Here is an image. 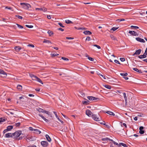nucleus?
I'll list each match as a JSON object with an SVG mask.
<instances>
[{"label":"nucleus","instance_id":"nucleus-32","mask_svg":"<svg viewBox=\"0 0 147 147\" xmlns=\"http://www.w3.org/2000/svg\"><path fill=\"white\" fill-rule=\"evenodd\" d=\"M93 96H89L87 97V98L88 99H89L90 100L92 101L93 100Z\"/></svg>","mask_w":147,"mask_h":147},{"label":"nucleus","instance_id":"nucleus-38","mask_svg":"<svg viewBox=\"0 0 147 147\" xmlns=\"http://www.w3.org/2000/svg\"><path fill=\"white\" fill-rule=\"evenodd\" d=\"M20 123L19 122L15 123L14 125L16 127H19L20 126Z\"/></svg>","mask_w":147,"mask_h":147},{"label":"nucleus","instance_id":"nucleus-7","mask_svg":"<svg viewBox=\"0 0 147 147\" xmlns=\"http://www.w3.org/2000/svg\"><path fill=\"white\" fill-rule=\"evenodd\" d=\"M141 51L142 50L141 49H139L136 50L135 52L133 54V55L134 56L135 55H140L141 53Z\"/></svg>","mask_w":147,"mask_h":147},{"label":"nucleus","instance_id":"nucleus-40","mask_svg":"<svg viewBox=\"0 0 147 147\" xmlns=\"http://www.w3.org/2000/svg\"><path fill=\"white\" fill-rule=\"evenodd\" d=\"M110 37L113 40H115L116 39V38L112 35H111Z\"/></svg>","mask_w":147,"mask_h":147},{"label":"nucleus","instance_id":"nucleus-56","mask_svg":"<svg viewBox=\"0 0 147 147\" xmlns=\"http://www.w3.org/2000/svg\"><path fill=\"white\" fill-rule=\"evenodd\" d=\"M99 75L100 76H101L103 79H106V78L105 76L102 75V74H100Z\"/></svg>","mask_w":147,"mask_h":147},{"label":"nucleus","instance_id":"nucleus-49","mask_svg":"<svg viewBox=\"0 0 147 147\" xmlns=\"http://www.w3.org/2000/svg\"><path fill=\"white\" fill-rule=\"evenodd\" d=\"M91 40L89 36H87L86 39V40H88L89 41Z\"/></svg>","mask_w":147,"mask_h":147},{"label":"nucleus","instance_id":"nucleus-28","mask_svg":"<svg viewBox=\"0 0 147 147\" xmlns=\"http://www.w3.org/2000/svg\"><path fill=\"white\" fill-rule=\"evenodd\" d=\"M34 131H36V133L38 134H39L41 133V131L38 129H34Z\"/></svg>","mask_w":147,"mask_h":147},{"label":"nucleus","instance_id":"nucleus-53","mask_svg":"<svg viewBox=\"0 0 147 147\" xmlns=\"http://www.w3.org/2000/svg\"><path fill=\"white\" fill-rule=\"evenodd\" d=\"M120 60L121 61L123 62L125 61V59L124 58H120Z\"/></svg>","mask_w":147,"mask_h":147},{"label":"nucleus","instance_id":"nucleus-46","mask_svg":"<svg viewBox=\"0 0 147 147\" xmlns=\"http://www.w3.org/2000/svg\"><path fill=\"white\" fill-rule=\"evenodd\" d=\"M93 46L96 47L98 49H100V47L99 46V45H93Z\"/></svg>","mask_w":147,"mask_h":147},{"label":"nucleus","instance_id":"nucleus-9","mask_svg":"<svg viewBox=\"0 0 147 147\" xmlns=\"http://www.w3.org/2000/svg\"><path fill=\"white\" fill-rule=\"evenodd\" d=\"M36 10H40V11H43L44 12L46 11H47V8L45 7H43V8H36Z\"/></svg>","mask_w":147,"mask_h":147},{"label":"nucleus","instance_id":"nucleus-12","mask_svg":"<svg viewBox=\"0 0 147 147\" xmlns=\"http://www.w3.org/2000/svg\"><path fill=\"white\" fill-rule=\"evenodd\" d=\"M0 74L3 75V77H6L7 75L6 73L3 70L0 69Z\"/></svg>","mask_w":147,"mask_h":147},{"label":"nucleus","instance_id":"nucleus-13","mask_svg":"<svg viewBox=\"0 0 147 147\" xmlns=\"http://www.w3.org/2000/svg\"><path fill=\"white\" fill-rule=\"evenodd\" d=\"M40 117L45 121L46 122H49V121L48 119H46V118H45L42 115L40 114H39L38 115Z\"/></svg>","mask_w":147,"mask_h":147},{"label":"nucleus","instance_id":"nucleus-34","mask_svg":"<svg viewBox=\"0 0 147 147\" xmlns=\"http://www.w3.org/2000/svg\"><path fill=\"white\" fill-rule=\"evenodd\" d=\"M119 28H117L115 27H113L111 29V30H113V31H115L117 30Z\"/></svg>","mask_w":147,"mask_h":147},{"label":"nucleus","instance_id":"nucleus-5","mask_svg":"<svg viewBox=\"0 0 147 147\" xmlns=\"http://www.w3.org/2000/svg\"><path fill=\"white\" fill-rule=\"evenodd\" d=\"M40 143L42 146L43 147H47L49 145V143L46 141H42Z\"/></svg>","mask_w":147,"mask_h":147},{"label":"nucleus","instance_id":"nucleus-57","mask_svg":"<svg viewBox=\"0 0 147 147\" xmlns=\"http://www.w3.org/2000/svg\"><path fill=\"white\" fill-rule=\"evenodd\" d=\"M99 99L98 98H96L93 97V100H96Z\"/></svg>","mask_w":147,"mask_h":147},{"label":"nucleus","instance_id":"nucleus-61","mask_svg":"<svg viewBox=\"0 0 147 147\" xmlns=\"http://www.w3.org/2000/svg\"><path fill=\"white\" fill-rule=\"evenodd\" d=\"M47 18L49 19H50L51 18V15H47Z\"/></svg>","mask_w":147,"mask_h":147},{"label":"nucleus","instance_id":"nucleus-58","mask_svg":"<svg viewBox=\"0 0 147 147\" xmlns=\"http://www.w3.org/2000/svg\"><path fill=\"white\" fill-rule=\"evenodd\" d=\"M53 113L55 114L56 117H57L58 116L57 114V113L55 111H53Z\"/></svg>","mask_w":147,"mask_h":147},{"label":"nucleus","instance_id":"nucleus-16","mask_svg":"<svg viewBox=\"0 0 147 147\" xmlns=\"http://www.w3.org/2000/svg\"><path fill=\"white\" fill-rule=\"evenodd\" d=\"M83 33L86 35H90L92 34V33L90 31L88 30L84 31Z\"/></svg>","mask_w":147,"mask_h":147},{"label":"nucleus","instance_id":"nucleus-4","mask_svg":"<svg viewBox=\"0 0 147 147\" xmlns=\"http://www.w3.org/2000/svg\"><path fill=\"white\" fill-rule=\"evenodd\" d=\"M37 110L40 112H42L43 113H44L47 114L48 115H50V112L48 111H47L45 110L41 109L39 108L37 109Z\"/></svg>","mask_w":147,"mask_h":147},{"label":"nucleus","instance_id":"nucleus-3","mask_svg":"<svg viewBox=\"0 0 147 147\" xmlns=\"http://www.w3.org/2000/svg\"><path fill=\"white\" fill-rule=\"evenodd\" d=\"M92 118L95 121H100L101 119V118L100 116L98 117L96 115H92Z\"/></svg>","mask_w":147,"mask_h":147},{"label":"nucleus","instance_id":"nucleus-33","mask_svg":"<svg viewBox=\"0 0 147 147\" xmlns=\"http://www.w3.org/2000/svg\"><path fill=\"white\" fill-rule=\"evenodd\" d=\"M106 88L109 89H110L111 88V86L108 85H105L104 86Z\"/></svg>","mask_w":147,"mask_h":147},{"label":"nucleus","instance_id":"nucleus-39","mask_svg":"<svg viewBox=\"0 0 147 147\" xmlns=\"http://www.w3.org/2000/svg\"><path fill=\"white\" fill-rule=\"evenodd\" d=\"M5 121V119H3L2 117L0 118V123Z\"/></svg>","mask_w":147,"mask_h":147},{"label":"nucleus","instance_id":"nucleus-21","mask_svg":"<svg viewBox=\"0 0 147 147\" xmlns=\"http://www.w3.org/2000/svg\"><path fill=\"white\" fill-rule=\"evenodd\" d=\"M106 113H107V114L111 115H113L114 116L115 115L114 113L111 111H107L105 112Z\"/></svg>","mask_w":147,"mask_h":147},{"label":"nucleus","instance_id":"nucleus-6","mask_svg":"<svg viewBox=\"0 0 147 147\" xmlns=\"http://www.w3.org/2000/svg\"><path fill=\"white\" fill-rule=\"evenodd\" d=\"M129 33L131 35L133 36H138V34L134 31H129Z\"/></svg>","mask_w":147,"mask_h":147},{"label":"nucleus","instance_id":"nucleus-14","mask_svg":"<svg viewBox=\"0 0 147 147\" xmlns=\"http://www.w3.org/2000/svg\"><path fill=\"white\" fill-rule=\"evenodd\" d=\"M45 137L47 140L48 142H50L51 141V139L48 135L46 134L45 135Z\"/></svg>","mask_w":147,"mask_h":147},{"label":"nucleus","instance_id":"nucleus-22","mask_svg":"<svg viewBox=\"0 0 147 147\" xmlns=\"http://www.w3.org/2000/svg\"><path fill=\"white\" fill-rule=\"evenodd\" d=\"M15 49L16 51L18 52L21 49V48L19 46H17L15 47Z\"/></svg>","mask_w":147,"mask_h":147},{"label":"nucleus","instance_id":"nucleus-35","mask_svg":"<svg viewBox=\"0 0 147 147\" xmlns=\"http://www.w3.org/2000/svg\"><path fill=\"white\" fill-rule=\"evenodd\" d=\"M51 57H55L56 56H57L58 55H59V54H56L55 53H54V54H51Z\"/></svg>","mask_w":147,"mask_h":147},{"label":"nucleus","instance_id":"nucleus-36","mask_svg":"<svg viewBox=\"0 0 147 147\" xmlns=\"http://www.w3.org/2000/svg\"><path fill=\"white\" fill-rule=\"evenodd\" d=\"M16 24L19 28L22 29L23 28V27L22 26L18 24Z\"/></svg>","mask_w":147,"mask_h":147},{"label":"nucleus","instance_id":"nucleus-45","mask_svg":"<svg viewBox=\"0 0 147 147\" xmlns=\"http://www.w3.org/2000/svg\"><path fill=\"white\" fill-rule=\"evenodd\" d=\"M26 26L29 28H32L33 27V26L32 25H26Z\"/></svg>","mask_w":147,"mask_h":147},{"label":"nucleus","instance_id":"nucleus-54","mask_svg":"<svg viewBox=\"0 0 147 147\" xmlns=\"http://www.w3.org/2000/svg\"><path fill=\"white\" fill-rule=\"evenodd\" d=\"M114 62L117 63H118V64H120V63H119V62L117 60H114Z\"/></svg>","mask_w":147,"mask_h":147},{"label":"nucleus","instance_id":"nucleus-15","mask_svg":"<svg viewBox=\"0 0 147 147\" xmlns=\"http://www.w3.org/2000/svg\"><path fill=\"white\" fill-rule=\"evenodd\" d=\"M133 69L134 71H135L137 72H138L139 73H142V72L141 70L140 69L139 70L138 69H137V68H134Z\"/></svg>","mask_w":147,"mask_h":147},{"label":"nucleus","instance_id":"nucleus-60","mask_svg":"<svg viewBox=\"0 0 147 147\" xmlns=\"http://www.w3.org/2000/svg\"><path fill=\"white\" fill-rule=\"evenodd\" d=\"M144 127H143V126H140V127H139V130H142V129H144Z\"/></svg>","mask_w":147,"mask_h":147},{"label":"nucleus","instance_id":"nucleus-37","mask_svg":"<svg viewBox=\"0 0 147 147\" xmlns=\"http://www.w3.org/2000/svg\"><path fill=\"white\" fill-rule=\"evenodd\" d=\"M131 28H135V29H138L139 28L137 26H131Z\"/></svg>","mask_w":147,"mask_h":147},{"label":"nucleus","instance_id":"nucleus-2","mask_svg":"<svg viewBox=\"0 0 147 147\" xmlns=\"http://www.w3.org/2000/svg\"><path fill=\"white\" fill-rule=\"evenodd\" d=\"M20 4L22 6L23 8L26 9H28L29 7H31V5L28 3H21Z\"/></svg>","mask_w":147,"mask_h":147},{"label":"nucleus","instance_id":"nucleus-24","mask_svg":"<svg viewBox=\"0 0 147 147\" xmlns=\"http://www.w3.org/2000/svg\"><path fill=\"white\" fill-rule=\"evenodd\" d=\"M146 57V56L145 55H141L138 56V57L140 59L144 58Z\"/></svg>","mask_w":147,"mask_h":147},{"label":"nucleus","instance_id":"nucleus-11","mask_svg":"<svg viewBox=\"0 0 147 147\" xmlns=\"http://www.w3.org/2000/svg\"><path fill=\"white\" fill-rule=\"evenodd\" d=\"M136 39L137 41L141 42H145V41L143 39L140 38H136Z\"/></svg>","mask_w":147,"mask_h":147},{"label":"nucleus","instance_id":"nucleus-62","mask_svg":"<svg viewBox=\"0 0 147 147\" xmlns=\"http://www.w3.org/2000/svg\"><path fill=\"white\" fill-rule=\"evenodd\" d=\"M34 129H33L32 127H29V129L30 130L34 131Z\"/></svg>","mask_w":147,"mask_h":147},{"label":"nucleus","instance_id":"nucleus-17","mask_svg":"<svg viewBox=\"0 0 147 147\" xmlns=\"http://www.w3.org/2000/svg\"><path fill=\"white\" fill-rule=\"evenodd\" d=\"M34 140V138H33V137H28L26 139V140L27 141H33Z\"/></svg>","mask_w":147,"mask_h":147},{"label":"nucleus","instance_id":"nucleus-51","mask_svg":"<svg viewBox=\"0 0 147 147\" xmlns=\"http://www.w3.org/2000/svg\"><path fill=\"white\" fill-rule=\"evenodd\" d=\"M88 59L90 61H94V59L92 58V57H88Z\"/></svg>","mask_w":147,"mask_h":147},{"label":"nucleus","instance_id":"nucleus-19","mask_svg":"<svg viewBox=\"0 0 147 147\" xmlns=\"http://www.w3.org/2000/svg\"><path fill=\"white\" fill-rule=\"evenodd\" d=\"M13 128V126L12 125H9L7 127V130L8 131H9L12 129Z\"/></svg>","mask_w":147,"mask_h":147},{"label":"nucleus","instance_id":"nucleus-52","mask_svg":"<svg viewBox=\"0 0 147 147\" xmlns=\"http://www.w3.org/2000/svg\"><path fill=\"white\" fill-rule=\"evenodd\" d=\"M66 39H74V38L70 37H66Z\"/></svg>","mask_w":147,"mask_h":147},{"label":"nucleus","instance_id":"nucleus-23","mask_svg":"<svg viewBox=\"0 0 147 147\" xmlns=\"http://www.w3.org/2000/svg\"><path fill=\"white\" fill-rule=\"evenodd\" d=\"M35 80H36L38 82H40L42 84H43V83L42 81L39 78H38V77H37L36 78Z\"/></svg>","mask_w":147,"mask_h":147},{"label":"nucleus","instance_id":"nucleus-26","mask_svg":"<svg viewBox=\"0 0 147 147\" xmlns=\"http://www.w3.org/2000/svg\"><path fill=\"white\" fill-rule=\"evenodd\" d=\"M110 140H111V139H110L109 138H103L101 139V140L102 141H107L108 140L110 141Z\"/></svg>","mask_w":147,"mask_h":147},{"label":"nucleus","instance_id":"nucleus-25","mask_svg":"<svg viewBox=\"0 0 147 147\" xmlns=\"http://www.w3.org/2000/svg\"><path fill=\"white\" fill-rule=\"evenodd\" d=\"M17 88L19 90H21L22 89V86L20 85H18L17 87Z\"/></svg>","mask_w":147,"mask_h":147},{"label":"nucleus","instance_id":"nucleus-63","mask_svg":"<svg viewBox=\"0 0 147 147\" xmlns=\"http://www.w3.org/2000/svg\"><path fill=\"white\" fill-rule=\"evenodd\" d=\"M7 131V129H5L3 131V134H5V133L7 131Z\"/></svg>","mask_w":147,"mask_h":147},{"label":"nucleus","instance_id":"nucleus-10","mask_svg":"<svg viewBox=\"0 0 147 147\" xmlns=\"http://www.w3.org/2000/svg\"><path fill=\"white\" fill-rule=\"evenodd\" d=\"M13 134L12 133H8L7 134H6L5 135V137L6 138H13V136L12 135Z\"/></svg>","mask_w":147,"mask_h":147},{"label":"nucleus","instance_id":"nucleus-47","mask_svg":"<svg viewBox=\"0 0 147 147\" xmlns=\"http://www.w3.org/2000/svg\"><path fill=\"white\" fill-rule=\"evenodd\" d=\"M16 17H18L19 19H23V17L20 16H18V15H16L15 16Z\"/></svg>","mask_w":147,"mask_h":147},{"label":"nucleus","instance_id":"nucleus-18","mask_svg":"<svg viewBox=\"0 0 147 147\" xmlns=\"http://www.w3.org/2000/svg\"><path fill=\"white\" fill-rule=\"evenodd\" d=\"M43 43H50L51 44L52 43V42H51L50 40H47L46 39H45L43 41Z\"/></svg>","mask_w":147,"mask_h":147},{"label":"nucleus","instance_id":"nucleus-50","mask_svg":"<svg viewBox=\"0 0 147 147\" xmlns=\"http://www.w3.org/2000/svg\"><path fill=\"white\" fill-rule=\"evenodd\" d=\"M58 24L61 27L63 28L64 27V26H63L62 24L61 23H59Z\"/></svg>","mask_w":147,"mask_h":147},{"label":"nucleus","instance_id":"nucleus-29","mask_svg":"<svg viewBox=\"0 0 147 147\" xmlns=\"http://www.w3.org/2000/svg\"><path fill=\"white\" fill-rule=\"evenodd\" d=\"M47 33L49 34V36H51L53 34V31L50 30L48 31Z\"/></svg>","mask_w":147,"mask_h":147},{"label":"nucleus","instance_id":"nucleus-27","mask_svg":"<svg viewBox=\"0 0 147 147\" xmlns=\"http://www.w3.org/2000/svg\"><path fill=\"white\" fill-rule=\"evenodd\" d=\"M65 22L67 24H70L71 23L73 24L72 22L69 20H65Z\"/></svg>","mask_w":147,"mask_h":147},{"label":"nucleus","instance_id":"nucleus-42","mask_svg":"<svg viewBox=\"0 0 147 147\" xmlns=\"http://www.w3.org/2000/svg\"><path fill=\"white\" fill-rule=\"evenodd\" d=\"M110 141H111L114 144H115L116 145H118V144L117 143L115 142V141H114L113 140L111 139V140H110Z\"/></svg>","mask_w":147,"mask_h":147},{"label":"nucleus","instance_id":"nucleus-64","mask_svg":"<svg viewBox=\"0 0 147 147\" xmlns=\"http://www.w3.org/2000/svg\"><path fill=\"white\" fill-rule=\"evenodd\" d=\"M30 97H33L34 96V95L33 94H30L28 95Z\"/></svg>","mask_w":147,"mask_h":147},{"label":"nucleus","instance_id":"nucleus-44","mask_svg":"<svg viewBox=\"0 0 147 147\" xmlns=\"http://www.w3.org/2000/svg\"><path fill=\"white\" fill-rule=\"evenodd\" d=\"M144 131L143 130H140L139 131V133L141 134H143L144 133Z\"/></svg>","mask_w":147,"mask_h":147},{"label":"nucleus","instance_id":"nucleus-8","mask_svg":"<svg viewBox=\"0 0 147 147\" xmlns=\"http://www.w3.org/2000/svg\"><path fill=\"white\" fill-rule=\"evenodd\" d=\"M86 113L87 115L89 117H90L92 116V112L90 110H86Z\"/></svg>","mask_w":147,"mask_h":147},{"label":"nucleus","instance_id":"nucleus-1","mask_svg":"<svg viewBox=\"0 0 147 147\" xmlns=\"http://www.w3.org/2000/svg\"><path fill=\"white\" fill-rule=\"evenodd\" d=\"M22 133L21 131H16L13 133H12L13 138L15 139L19 137Z\"/></svg>","mask_w":147,"mask_h":147},{"label":"nucleus","instance_id":"nucleus-30","mask_svg":"<svg viewBox=\"0 0 147 147\" xmlns=\"http://www.w3.org/2000/svg\"><path fill=\"white\" fill-rule=\"evenodd\" d=\"M89 101L88 100H86V101H83V104H85L86 105L88 104L89 103Z\"/></svg>","mask_w":147,"mask_h":147},{"label":"nucleus","instance_id":"nucleus-31","mask_svg":"<svg viewBox=\"0 0 147 147\" xmlns=\"http://www.w3.org/2000/svg\"><path fill=\"white\" fill-rule=\"evenodd\" d=\"M123 94L125 99V100H127V97L126 96V93L125 92L123 93Z\"/></svg>","mask_w":147,"mask_h":147},{"label":"nucleus","instance_id":"nucleus-43","mask_svg":"<svg viewBox=\"0 0 147 147\" xmlns=\"http://www.w3.org/2000/svg\"><path fill=\"white\" fill-rule=\"evenodd\" d=\"M120 144H121V145L122 146H124V147H128L127 145L125 144L124 143H121Z\"/></svg>","mask_w":147,"mask_h":147},{"label":"nucleus","instance_id":"nucleus-20","mask_svg":"<svg viewBox=\"0 0 147 147\" xmlns=\"http://www.w3.org/2000/svg\"><path fill=\"white\" fill-rule=\"evenodd\" d=\"M32 78L33 80H36V78L37 77L35 76L34 75L32 74H30L29 75Z\"/></svg>","mask_w":147,"mask_h":147},{"label":"nucleus","instance_id":"nucleus-41","mask_svg":"<svg viewBox=\"0 0 147 147\" xmlns=\"http://www.w3.org/2000/svg\"><path fill=\"white\" fill-rule=\"evenodd\" d=\"M120 75L122 76H126L127 75V73H121Z\"/></svg>","mask_w":147,"mask_h":147},{"label":"nucleus","instance_id":"nucleus-59","mask_svg":"<svg viewBox=\"0 0 147 147\" xmlns=\"http://www.w3.org/2000/svg\"><path fill=\"white\" fill-rule=\"evenodd\" d=\"M28 47H34V46L33 45L29 44V45H28Z\"/></svg>","mask_w":147,"mask_h":147},{"label":"nucleus","instance_id":"nucleus-55","mask_svg":"<svg viewBox=\"0 0 147 147\" xmlns=\"http://www.w3.org/2000/svg\"><path fill=\"white\" fill-rule=\"evenodd\" d=\"M57 30H61V31H63L64 30V29H63L62 28H58Z\"/></svg>","mask_w":147,"mask_h":147},{"label":"nucleus","instance_id":"nucleus-48","mask_svg":"<svg viewBox=\"0 0 147 147\" xmlns=\"http://www.w3.org/2000/svg\"><path fill=\"white\" fill-rule=\"evenodd\" d=\"M61 59H62L64 60H65V61H68L69 60V59L68 58H65V57H62L61 58Z\"/></svg>","mask_w":147,"mask_h":147}]
</instances>
